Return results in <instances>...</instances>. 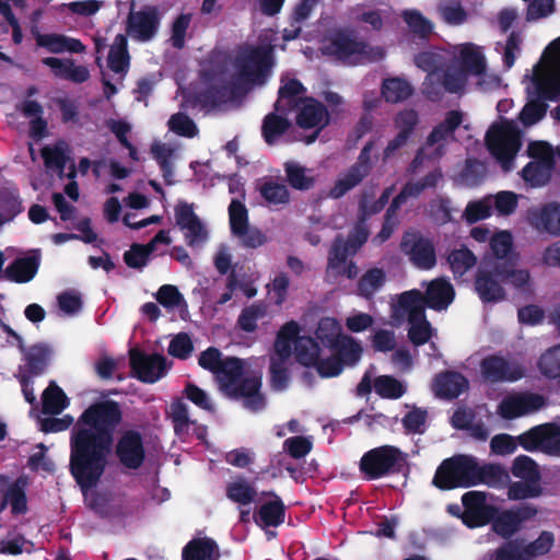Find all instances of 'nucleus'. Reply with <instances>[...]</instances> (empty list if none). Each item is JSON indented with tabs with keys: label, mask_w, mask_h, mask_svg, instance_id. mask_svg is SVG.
Listing matches in <instances>:
<instances>
[{
	"label": "nucleus",
	"mask_w": 560,
	"mask_h": 560,
	"mask_svg": "<svg viewBox=\"0 0 560 560\" xmlns=\"http://www.w3.org/2000/svg\"><path fill=\"white\" fill-rule=\"evenodd\" d=\"M121 418L114 401L91 406L77 423L71 442L70 469L85 492L104 472L113 443L112 432Z\"/></svg>",
	"instance_id": "obj_1"
},
{
	"label": "nucleus",
	"mask_w": 560,
	"mask_h": 560,
	"mask_svg": "<svg viewBox=\"0 0 560 560\" xmlns=\"http://www.w3.org/2000/svg\"><path fill=\"white\" fill-rule=\"evenodd\" d=\"M526 79L529 101L518 118L525 127H529L545 116L547 105L544 100H555L560 96V37L550 44Z\"/></svg>",
	"instance_id": "obj_2"
},
{
	"label": "nucleus",
	"mask_w": 560,
	"mask_h": 560,
	"mask_svg": "<svg viewBox=\"0 0 560 560\" xmlns=\"http://www.w3.org/2000/svg\"><path fill=\"white\" fill-rule=\"evenodd\" d=\"M300 327L295 322L287 323L278 332L270 357L271 383L276 389H282L288 383V366L292 354V345L296 360L303 365H314L319 358L317 343L307 336H299Z\"/></svg>",
	"instance_id": "obj_3"
},
{
	"label": "nucleus",
	"mask_w": 560,
	"mask_h": 560,
	"mask_svg": "<svg viewBox=\"0 0 560 560\" xmlns=\"http://www.w3.org/2000/svg\"><path fill=\"white\" fill-rule=\"evenodd\" d=\"M245 362L238 358H225L217 371L215 378L220 389L233 398H242L244 406L250 410H259L265 406V398L260 394V378L244 376Z\"/></svg>",
	"instance_id": "obj_4"
},
{
	"label": "nucleus",
	"mask_w": 560,
	"mask_h": 560,
	"mask_svg": "<svg viewBox=\"0 0 560 560\" xmlns=\"http://www.w3.org/2000/svg\"><path fill=\"white\" fill-rule=\"evenodd\" d=\"M272 48L269 46L245 47L236 59V78L231 86V94L238 95L254 84H262L272 66Z\"/></svg>",
	"instance_id": "obj_5"
},
{
	"label": "nucleus",
	"mask_w": 560,
	"mask_h": 560,
	"mask_svg": "<svg viewBox=\"0 0 560 560\" xmlns=\"http://www.w3.org/2000/svg\"><path fill=\"white\" fill-rule=\"evenodd\" d=\"M486 144L491 155L508 172L514 166V160L522 147V132L514 121L500 120L488 129Z\"/></svg>",
	"instance_id": "obj_6"
},
{
	"label": "nucleus",
	"mask_w": 560,
	"mask_h": 560,
	"mask_svg": "<svg viewBox=\"0 0 560 560\" xmlns=\"http://www.w3.org/2000/svg\"><path fill=\"white\" fill-rule=\"evenodd\" d=\"M527 155L532 161L522 170V178L532 187L549 183L555 165V152L546 141H530Z\"/></svg>",
	"instance_id": "obj_7"
},
{
	"label": "nucleus",
	"mask_w": 560,
	"mask_h": 560,
	"mask_svg": "<svg viewBox=\"0 0 560 560\" xmlns=\"http://www.w3.org/2000/svg\"><path fill=\"white\" fill-rule=\"evenodd\" d=\"M476 459L459 455L446 459L438 468L433 483L441 489L468 487L475 485Z\"/></svg>",
	"instance_id": "obj_8"
},
{
	"label": "nucleus",
	"mask_w": 560,
	"mask_h": 560,
	"mask_svg": "<svg viewBox=\"0 0 560 560\" xmlns=\"http://www.w3.org/2000/svg\"><path fill=\"white\" fill-rule=\"evenodd\" d=\"M372 142H368L362 149L357 163L350 166L345 173L340 174L334 186L330 188L328 196L332 199H339L348 191L357 187L370 173Z\"/></svg>",
	"instance_id": "obj_9"
},
{
	"label": "nucleus",
	"mask_w": 560,
	"mask_h": 560,
	"mask_svg": "<svg viewBox=\"0 0 560 560\" xmlns=\"http://www.w3.org/2000/svg\"><path fill=\"white\" fill-rule=\"evenodd\" d=\"M518 441L526 450H540L550 455H560V427L547 423L520 435Z\"/></svg>",
	"instance_id": "obj_10"
},
{
	"label": "nucleus",
	"mask_w": 560,
	"mask_h": 560,
	"mask_svg": "<svg viewBox=\"0 0 560 560\" xmlns=\"http://www.w3.org/2000/svg\"><path fill=\"white\" fill-rule=\"evenodd\" d=\"M400 248L418 268L431 269L436 262L435 249L432 242L419 233H405Z\"/></svg>",
	"instance_id": "obj_11"
},
{
	"label": "nucleus",
	"mask_w": 560,
	"mask_h": 560,
	"mask_svg": "<svg viewBox=\"0 0 560 560\" xmlns=\"http://www.w3.org/2000/svg\"><path fill=\"white\" fill-rule=\"evenodd\" d=\"M463 522L469 527L488 524L494 518L495 508L487 503V494L480 491H469L463 495Z\"/></svg>",
	"instance_id": "obj_12"
},
{
	"label": "nucleus",
	"mask_w": 560,
	"mask_h": 560,
	"mask_svg": "<svg viewBox=\"0 0 560 560\" xmlns=\"http://www.w3.org/2000/svg\"><path fill=\"white\" fill-rule=\"evenodd\" d=\"M160 12L156 7L145 5L139 11L131 10L128 15V34L138 40H149L158 32Z\"/></svg>",
	"instance_id": "obj_13"
},
{
	"label": "nucleus",
	"mask_w": 560,
	"mask_h": 560,
	"mask_svg": "<svg viewBox=\"0 0 560 560\" xmlns=\"http://www.w3.org/2000/svg\"><path fill=\"white\" fill-rule=\"evenodd\" d=\"M545 406V398L538 394L517 393L502 399L498 412L502 418L513 419L535 412Z\"/></svg>",
	"instance_id": "obj_14"
},
{
	"label": "nucleus",
	"mask_w": 560,
	"mask_h": 560,
	"mask_svg": "<svg viewBox=\"0 0 560 560\" xmlns=\"http://www.w3.org/2000/svg\"><path fill=\"white\" fill-rule=\"evenodd\" d=\"M349 255L353 254L348 252V244L342 238H337L329 252L326 268V279L329 282L336 281L341 276L348 279H353L358 276V267L353 261L348 260Z\"/></svg>",
	"instance_id": "obj_15"
},
{
	"label": "nucleus",
	"mask_w": 560,
	"mask_h": 560,
	"mask_svg": "<svg viewBox=\"0 0 560 560\" xmlns=\"http://www.w3.org/2000/svg\"><path fill=\"white\" fill-rule=\"evenodd\" d=\"M526 220L540 234L560 236V203L558 202L530 208L526 213Z\"/></svg>",
	"instance_id": "obj_16"
},
{
	"label": "nucleus",
	"mask_w": 560,
	"mask_h": 560,
	"mask_svg": "<svg viewBox=\"0 0 560 560\" xmlns=\"http://www.w3.org/2000/svg\"><path fill=\"white\" fill-rule=\"evenodd\" d=\"M129 354L130 365L137 377L142 382L154 383L161 378L167 370L166 360L160 354L149 355L136 349H131Z\"/></svg>",
	"instance_id": "obj_17"
},
{
	"label": "nucleus",
	"mask_w": 560,
	"mask_h": 560,
	"mask_svg": "<svg viewBox=\"0 0 560 560\" xmlns=\"http://www.w3.org/2000/svg\"><path fill=\"white\" fill-rule=\"evenodd\" d=\"M400 458V452L393 446H382L366 453L360 463L362 471L376 478L385 475Z\"/></svg>",
	"instance_id": "obj_18"
},
{
	"label": "nucleus",
	"mask_w": 560,
	"mask_h": 560,
	"mask_svg": "<svg viewBox=\"0 0 560 560\" xmlns=\"http://www.w3.org/2000/svg\"><path fill=\"white\" fill-rule=\"evenodd\" d=\"M463 113L451 110L444 120L433 128L428 136L424 148L432 149L431 155L440 158L444 153L446 142L453 138L454 130L462 124Z\"/></svg>",
	"instance_id": "obj_19"
},
{
	"label": "nucleus",
	"mask_w": 560,
	"mask_h": 560,
	"mask_svg": "<svg viewBox=\"0 0 560 560\" xmlns=\"http://www.w3.org/2000/svg\"><path fill=\"white\" fill-rule=\"evenodd\" d=\"M175 220L177 226L185 232V237L190 246L206 241L208 232L195 214L192 205L180 202L175 207Z\"/></svg>",
	"instance_id": "obj_20"
},
{
	"label": "nucleus",
	"mask_w": 560,
	"mask_h": 560,
	"mask_svg": "<svg viewBox=\"0 0 560 560\" xmlns=\"http://www.w3.org/2000/svg\"><path fill=\"white\" fill-rule=\"evenodd\" d=\"M482 376L490 382L515 381L523 376L524 370L502 357L490 355L480 363Z\"/></svg>",
	"instance_id": "obj_21"
},
{
	"label": "nucleus",
	"mask_w": 560,
	"mask_h": 560,
	"mask_svg": "<svg viewBox=\"0 0 560 560\" xmlns=\"http://www.w3.org/2000/svg\"><path fill=\"white\" fill-rule=\"evenodd\" d=\"M425 299L421 291L410 290L401 293L397 302L393 304L392 317L397 322H402L406 318L408 322L421 319L424 315Z\"/></svg>",
	"instance_id": "obj_22"
},
{
	"label": "nucleus",
	"mask_w": 560,
	"mask_h": 560,
	"mask_svg": "<svg viewBox=\"0 0 560 560\" xmlns=\"http://www.w3.org/2000/svg\"><path fill=\"white\" fill-rule=\"evenodd\" d=\"M117 455L128 468H138L144 459L141 435L133 431L126 432L117 444Z\"/></svg>",
	"instance_id": "obj_23"
},
{
	"label": "nucleus",
	"mask_w": 560,
	"mask_h": 560,
	"mask_svg": "<svg viewBox=\"0 0 560 560\" xmlns=\"http://www.w3.org/2000/svg\"><path fill=\"white\" fill-rule=\"evenodd\" d=\"M360 39L348 32H336L324 45L323 50L338 59L355 61Z\"/></svg>",
	"instance_id": "obj_24"
},
{
	"label": "nucleus",
	"mask_w": 560,
	"mask_h": 560,
	"mask_svg": "<svg viewBox=\"0 0 560 560\" xmlns=\"http://www.w3.org/2000/svg\"><path fill=\"white\" fill-rule=\"evenodd\" d=\"M43 63L51 69L55 77L73 83H83L90 78L89 69L71 58L48 57L43 59Z\"/></svg>",
	"instance_id": "obj_25"
},
{
	"label": "nucleus",
	"mask_w": 560,
	"mask_h": 560,
	"mask_svg": "<svg viewBox=\"0 0 560 560\" xmlns=\"http://www.w3.org/2000/svg\"><path fill=\"white\" fill-rule=\"evenodd\" d=\"M295 107L299 109L296 122L302 128H322L328 121L325 107L313 98L300 100Z\"/></svg>",
	"instance_id": "obj_26"
},
{
	"label": "nucleus",
	"mask_w": 560,
	"mask_h": 560,
	"mask_svg": "<svg viewBox=\"0 0 560 560\" xmlns=\"http://www.w3.org/2000/svg\"><path fill=\"white\" fill-rule=\"evenodd\" d=\"M442 174L438 171L429 173L422 179L417 182H408L401 189V191L394 198L392 206L388 208V212L396 210L408 199L416 198L428 188L436 186L441 179Z\"/></svg>",
	"instance_id": "obj_27"
},
{
	"label": "nucleus",
	"mask_w": 560,
	"mask_h": 560,
	"mask_svg": "<svg viewBox=\"0 0 560 560\" xmlns=\"http://www.w3.org/2000/svg\"><path fill=\"white\" fill-rule=\"evenodd\" d=\"M468 386L467 380L456 372H445L435 376L432 388L436 396L455 398Z\"/></svg>",
	"instance_id": "obj_28"
},
{
	"label": "nucleus",
	"mask_w": 560,
	"mask_h": 560,
	"mask_svg": "<svg viewBox=\"0 0 560 560\" xmlns=\"http://www.w3.org/2000/svg\"><path fill=\"white\" fill-rule=\"evenodd\" d=\"M454 294L452 284L445 279L439 278L428 284L424 299L429 307L441 311L452 303Z\"/></svg>",
	"instance_id": "obj_29"
},
{
	"label": "nucleus",
	"mask_w": 560,
	"mask_h": 560,
	"mask_svg": "<svg viewBox=\"0 0 560 560\" xmlns=\"http://www.w3.org/2000/svg\"><path fill=\"white\" fill-rule=\"evenodd\" d=\"M455 54L458 55L465 72L475 75H481L486 71V58L481 48L467 43L455 47Z\"/></svg>",
	"instance_id": "obj_30"
},
{
	"label": "nucleus",
	"mask_w": 560,
	"mask_h": 560,
	"mask_svg": "<svg viewBox=\"0 0 560 560\" xmlns=\"http://www.w3.org/2000/svg\"><path fill=\"white\" fill-rule=\"evenodd\" d=\"M495 271L479 270L476 276L475 288L483 302H498L505 298V291L494 279Z\"/></svg>",
	"instance_id": "obj_31"
},
{
	"label": "nucleus",
	"mask_w": 560,
	"mask_h": 560,
	"mask_svg": "<svg viewBox=\"0 0 560 560\" xmlns=\"http://www.w3.org/2000/svg\"><path fill=\"white\" fill-rule=\"evenodd\" d=\"M219 549L210 538H195L183 550V560H218Z\"/></svg>",
	"instance_id": "obj_32"
},
{
	"label": "nucleus",
	"mask_w": 560,
	"mask_h": 560,
	"mask_svg": "<svg viewBox=\"0 0 560 560\" xmlns=\"http://www.w3.org/2000/svg\"><path fill=\"white\" fill-rule=\"evenodd\" d=\"M39 46L47 48L52 54L83 52L85 46L77 38H71L59 34H45L37 38Z\"/></svg>",
	"instance_id": "obj_33"
},
{
	"label": "nucleus",
	"mask_w": 560,
	"mask_h": 560,
	"mask_svg": "<svg viewBox=\"0 0 560 560\" xmlns=\"http://www.w3.org/2000/svg\"><path fill=\"white\" fill-rule=\"evenodd\" d=\"M475 475V485L481 482L492 488H504L510 483L508 470L499 465L479 466L476 462Z\"/></svg>",
	"instance_id": "obj_34"
},
{
	"label": "nucleus",
	"mask_w": 560,
	"mask_h": 560,
	"mask_svg": "<svg viewBox=\"0 0 560 560\" xmlns=\"http://www.w3.org/2000/svg\"><path fill=\"white\" fill-rule=\"evenodd\" d=\"M108 67L120 78L127 72L129 67V55L127 51V39L124 35H117L108 54Z\"/></svg>",
	"instance_id": "obj_35"
},
{
	"label": "nucleus",
	"mask_w": 560,
	"mask_h": 560,
	"mask_svg": "<svg viewBox=\"0 0 560 560\" xmlns=\"http://www.w3.org/2000/svg\"><path fill=\"white\" fill-rule=\"evenodd\" d=\"M495 277L512 284L515 289L529 291L532 289V276L527 269H516L505 264L494 267Z\"/></svg>",
	"instance_id": "obj_36"
},
{
	"label": "nucleus",
	"mask_w": 560,
	"mask_h": 560,
	"mask_svg": "<svg viewBox=\"0 0 560 560\" xmlns=\"http://www.w3.org/2000/svg\"><path fill=\"white\" fill-rule=\"evenodd\" d=\"M37 268L36 256L19 258L5 269V275L15 282H27L35 276Z\"/></svg>",
	"instance_id": "obj_37"
},
{
	"label": "nucleus",
	"mask_w": 560,
	"mask_h": 560,
	"mask_svg": "<svg viewBox=\"0 0 560 560\" xmlns=\"http://www.w3.org/2000/svg\"><path fill=\"white\" fill-rule=\"evenodd\" d=\"M49 355V349L44 346H33L25 353V364L20 369L19 375L23 372L28 375V378L33 375L42 373L47 364Z\"/></svg>",
	"instance_id": "obj_38"
},
{
	"label": "nucleus",
	"mask_w": 560,
	"mask_h": 560,
	"mask_svg": "<svg viewBox=\"0 0 560 560\" xmlns=\"http://www.w3.org/2000/svg\"><path fill=\"white\" fill-rule=\"evenodd\" d=\"M438 13L444 23L452 26L462 25L468 20V12L459 0L440 1Z\"/></svg>",
	"instance_id": "obj_39"
},
{
	"label": "nucleus",
	"mask_w": 560,
	"mask_h": 560,
	"mask_svg": "<svg viewBox=\"0 0 560 560\" xmlns=\"http://www.w3.org/2000/svg\"><path fill=\"white\" fill-rule=\"evenodd\" d=\"M412 94V88L404 79L390 78L382 84V95L389 103H398L407 100Z\"/></svg>",
	"instance_id": "obj_40"
},
{
	"label": "nucleus",
	"mask_w": 560,
	"mask_h": 560,
	"mask_svg": "<svg viewBox=\"0 0 560 560\" xmlns=\"http://www.w3.org/2000/svg\"><path fill=\"white\" fill-rule=\"evenodd\" d=\"M287 180L291 187L299 190H307L313 187L315 177L311 175V171L295 162H287L284 164Z\"/></svg>",
	"instance_id": "obj_41"
},
{
	"label": "nucleus",
	"mask_w": 560,
	"mask_h": 560,
	"mask_svg": "<svg viewBox=\"0 0 560 560\" xmlns=\"http://www.w3.org/2000/svg\"><path fill=\"white\" fill-rule=\"evenodd\" d=\"M276 499L273 501L262 504L259 509V521L256 520L257 524L262 527L266 526H278L284 520V506L281 500L273 493H270Z\"/></svg>",
	"instance_id": "obj_42"
},
{
	"label": "nucleus",
	"mask_w": 560,
	"mask_h": 560,
	"mask_svg": "<svg viewBox=\"0 0 560 560\" xmlns=\"http://www.w3.org/2000/svg\"><path fill=\"white\" fill-rule=\"evenodd\" d=\"M341 330V325L337 319L324 317L318 322L315 335L323 345L332 348L343 336Z\"/></svg>",
	"instance_id": "obj_43"
},
{
	"label": "nucleus",
	"mask_w": 560,
	"mask_h": 560,
	"mask_svg": "<svg viewBox=\"0 0 560 560\" xmlns=\"http://www.w3.org/2000/svg\"><path fill=\"white\" fill-rule=\"evenodd\" d=\"M304 92L303 85L296 80H289L279 90V98L276 103V112H285L287 108L295 107L302 100L300 95Z\"/></svg>",
	"instance_id": "obj_44"
},
{
	"label": "nucleus",
	"mask_w": 560,
	"mask_h": 560,
	"mask_svg": "<svg viewBox=\"0 0 560 560\" xmlns=\"http://www.w3.org/2000/svg\"><path fill=\"white\" fill-rule=\"evenodd\" d=\"M409 31L419 38H428L433 33V24L417 10H405L401 13Z\"/></svg>",
	"instance_id": "obj_45"
},
{
	"label": "nucleus",
	"mask_w": 560,
	"mask_h": 560,
	"mask_svg": "<svg viewBox=\"0 0 560 560\" xmlns=\"http://www.w3.org/2000/svg\"><path fill=\"white\" fill-rule=\"evenodd\" d=\"M341 363L352 365L359 361L362 354L361 345L350 336H342L332 347Z\"/></svg>",
	"instance_id": "obj_46"
},
{
	"label": "nucleus",
	"mask_w": 560,
	"mask_h": 560,
	"mask_svg": "<svg viewBox=\"0 0 560 560\" xmlns=\"http://www.w3.org/2000/svg\"><path fill=\"white\" fill-rule=\"evenodd\" d=\"M353 20L358 24H366L370 30L381 32L387 19L384 11L366 7H359L352 10Z\"/></svg>",
	"instance_id": "obj_47"
},
{
	"label": "nucleus",
	"mask_w": 560,
	"mask_h": 560,
	"mask_svg": "<svg viewBox=\"0 0 560 560\" xmlns=\"http://www.w3.org/2000/svg\"><path fill=\"white\" fill-rule=\"evenodd\" d=\"M279 114H269L262 122V133L267 143L272 144L282 136L290 127V121Z\"/></svg>",
	"instance_id": "obj_48"
},
{
	"label": "nucleus",
	"mask_w": 560,
	"mask_h": 560,
	"mask_svg": "<svg viewBox=\"0 0 560 560\" xmlns=\"http://www.w3.org/2000/svg\"><path fill=\"white\" fill-rule=\"evenodd\" d=\"M447 261L454 275L463 276L476 265L477 258L468 248L463 247L451 252Z\"/></svg>",
	"instance_id": "obj_49"
},
{
	"label": "nucleus",
	"mask_w": 560,
	"mask_h": 560,
	"mask_svg": "<svg viewBox=\"0 0 560 560\" xmlns=\"http://www.w3.org/2000/svg\"><path fill=\"white\" fill-rule=\"evenodd\" d=\"M67 405V397L63 392L55 384H50L43 394L44 413L58 415Z\"/></svg>",
	"instance_id": "obj_50"
},
{
	"label": "nucleus",
	"mask_w": 560,
	"mask_h": 560,
	"mask_svg": "<svg viewBox=\"0 0 560 560\" xmlns=\"http://www.w3.org/2000/svg\"><path fill=\"white\" fill-rule=\"evenodd\" d=\"M552 544L553 537L548 532L541 533V535L535 541L528 545H524L521 541V550L524 560H533L536 557L546 555L551 549Z\"/></svg>",
	"instance_id": "obj_51"
},
{
	"label": "nucleus",
	"mask_w": 560,
	"mask_h": 560,
	"mask_svg": "<svg viewBox=\"0 0 560 560\" xmlns=\"http://www.w3.org/2000/svg\"><path fill=\"white\" fill-rule=\"evenodd\" d=\"M168 417L172 419L174 430L176 434H184L188 431L189 424L191 423L188 415L187 405L180 400H174L168 410Z\"/></svg>",
	"instance_id": "obj_52"
},
{
	"label": "nucleus",
	"mask_w": 560,
	"mask_h": 560,
	"mask_svg": "<svg viewBox=\"0 0 560 560\" xmlns=\"http://www.w3.org/2000/svg\"><path fill=\"white\" fill-rule=\"evenodd\" d=\"M419 124V114L412 108H405L394 117V127L398 133L410 138L417 125Z\"/></svg>",
	"instance_id": "obj_53"
},
{
	"label": "nucleus",
	"mask_w": 560,
	"mask_h": 560,
	"mask_svg": "<svg viewBox=\"0 0 560 560\" xmlns=\"http://www.w3.org/2000/svg\"><path fill=\"white\" fill-rule=\"evenodd\" d=\"M151 153L155 158V160L161 165L163 172H164V178L165 180L171 184V176L173 173V167L171 163V159L175 154V149L166 143H160L155 142L151 147Z\"/></svg>",
	"instance_id": "obj_54"
},
{
	"label": "nucleus",
	"mask_w": 560,
	"mask_h": 560,
	"mask_svg": "<svg viewBox=\"0 0 560 560\" xmlns=\"http://www.w3.org/2000/svg\"><path fill=\"white\" fill-rule=\"evenodd\" d=\"M539 370L547 377H560V346L550 348L541 355Z\"/></svg>",
	"instance_id": "obj_55"
},
{
	"label": "nucleus",
	"mask_w": 560,
	"mask_h": 560,
	"mask_svg": "<svg viewBox=\"0 0 560 560\" xmlns=\"http://www.w3.org/2000/svg\"><path fill=\"white\" fill-rule=\"evenodd\" d=\"M512 474L532 482H536L540 477L536 463L527 456H520L514 459Z\"/></svg>",
	"instance_id": "obj_56"
},
{
	"label": "nucleus",
	"mask_w": 560,
	"mask_h": 560,
	"mask_svg": "<svg viewBox=\"0 0 560 560\" xmlns=\"http://www.w3.org/2000/svg\"><path fill=\"white\" fill-rule=\"evenodd\" d=\"M156 301L168 310L186 306L184 296L175 285L164 284L155 293Z\"/></svg>",
	"instance_id": "obj_57"
},
{
	"label": "nucleus",
	"mask_w": 560,
	"mask_h": 560,
	"mask_svg": "<svg viewBox=\"0 0 560 560\" xmlns=\"http://www.w3.org/2000/svg\"><path fill=\"white\" fill-rule=\"evenodd\" d=\"M266 313L267 307L261 304H254L245 307L238 317V325L241 329L247 332L254 331L257 327L256 322L265 317Z\"/></svg>",
	"instance_id": "obj_58"
},
{
	"label": "nucleus",
	"mask_w": 560,
	"mask_h": 560,
	"mask_svg": "<svg viewBox=\"0 0 560 560\" xmlns=\"http://www.w3.org/2000/svg\"><path fill=\"white\" fill-rule=\"evenodd\" d=\"M168 128L182 137H195L198 133L196 124L186 114L177 113L171 116Z\"/></svg>",
	"instance_id": "obj_59"
},
{
	"label": "nucleus",
	"mask_w": 560,
	"mask_h": 560,
	"mask_svg": "<svg viewBox=\"0 0 560 560\" xmlns=\"http://www.w3.org/2000/svg\"><path fill=\"white\" fill-rule=\"evenodd\" d=\"M261 196L270 203H288L290 194L285 185L266 182L260 186Z\"/></svg>",
	"instance_id": "obj_60"
},
{
	"label": "nucleus",
	"mask_w": 560,
	"mask_h": 560,
	"mask_svg": "<svg viewBox=\"0 0 560 560\" xmlns=\"http://www.w3.org/2000/svg\"><path fill=\"white\" fill-rule=\"evenodd\" d=\"M492 198L488 197L482 200L469 202L465 209L464 218L467 222L474 223L486 219L491 214Z\"/></svg>",
	"instance_id": "obj_61"
},
{
	"label": "nucleus",
	"mask_w": 560,
	"mask_h": 560,
	"mask_svg": "<svg viewBox=\"0 0 560 560\" xmlns=\"http://www.w3.org/2000/svg\"><path fill=\"white\" fill-rule=\"evenodd\" d=\"M229 217L231 230L234 235L241 233L243 229L249 225L247 210L245 206L236 199L232 200L229 207Z\"/></svg>",
	"instance_id": "obj_62"
},
{
	"label": "nucleus",
	"mask_w": 560,
	"mask_h": 560,
	"mask_svg": "<svg viewBox=\"0 0 560 560\" xmlns=\"http://www.w3.org/2000/svg\"><path fill=\"white\" fill-rule=\"evenodd\" d=\"M384 272L381 269H372L368 271L359 281V292L361 295L369 298L384 283Z\"/></svg>",
	"instance_id": "obj_63"
},
{
	"label": "nucleus",
	"mask_w": 560,
	"mask_h": 560,
	"mask_svg": "<svg viewBox=\"0 0 560 560\" xmlns=\"http://www.w3.org/2000/svg\"><path fill=\"white\" fill-rule=\"evenodd\" d=\"M441 84L450 93L460 92L466 83V72L463 69L450 68L440 75Z\"/></svg>",
	"instance_id": "obj_64"
}]
</instances>
